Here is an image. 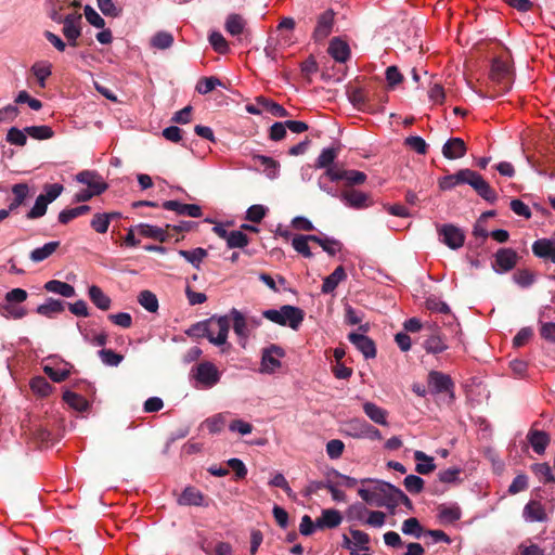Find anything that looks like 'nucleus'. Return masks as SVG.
<instances>
[{
  "label": "nucleus",
  "mask_w": 555,
  "mask_h": 555,
  "mask_svg": "<svg viewBox=\"0 0 555 555\" xmlns=\"http://www.w3.org/2000/svg\"><path fill=\"white\" fill-rule=\"evenodd\" d=\"M460 184L470 185L483 199L493 203L496 199L495 192L489 183L472 169H461L453 175H448L439 180V188L443 191L451 190Z\"/></svg>",
  "instance_id": "1"
},
{
  "label": "nucleus",
  "mask_w": 555,
  "mask_h": 555,
  "mask_svg": "<svg viewBox=\"0 0 555 555\" xmlns=\"http://www.w3.org/2000/svg\"><path fill=\"white\" fill-rule=\"evenodd\" d=\"M263 318L281 326H288L294 331H297L304 319L305 312L302 309L284 305L280 309H268L262 312Z\"/></svg>",
  "instance_id": "2"
},
{
  "label": "nucleus",
  "mask_w": 555,
  "mask_h": 555,
  "mask_svg": "<svg viewBox=\"0 0 555 555\" xmlns=\"http://www.w3.org/2000/svg\"><path fill=\"white\" fill-rule=\"evenodd\" d=\"M191 377L195 382L196 388L210 389L216 386L221 378V372L209 361H204L191 370Z\"/></svg>",
  "instance_id": "3"
},
{
  "label": "nucleus",
  "mask_w": 555,
  "mask_h": 555,
  "mask_svg": "<svg viewBox=\"0 0 555 555\" xmlns=\"http://www.w3.org/2000/svg\"><path fill=\"white\" fill-rule=\"evenodd\" d=\"M230 328L228 315L211 317L208 319L207 339L215 346H222L227 343Z\"/></svg>",
  "instance_id": "4"
},
{
  "label": "nucleus",
  "mask_w": 555,
  "mask_h": 555,
  "mask_svg": "<svg viewBox=\"0 0 555 555\" xmlns=\"http://www.w3.org/2000/svg\"><path fill=\"white\" fill-rule=\"evenodd\" d=\"M230 322L233 323V331L238 338V344L245 348L250 335V327H256L258 323L254 320H247L237 309H231L229 313Z\"/></svg>",
  "instance_id": "5"
},
{
  "label": "nucleus",
  "mask_w": 555,
  "mask_h": 555,
  "mask_svg": "<svg viewBox=\"0 0 555 555\" xmlns=\"http://www.w3.org/2000/svg\"><path fill=\"white\" fill-rule=\"evenodd\" d=\"M285 357V351L278 345H270L262 350L260 372L273 374L282 365L281 359Z\"/></svg>",
  "instance_id": "6"
},
{
  "label": "nucleus",
  "mask_w": 555,
  "mask_h": 555,
  "mask_svg": "<svg viewBox=\"0 0 555 555\" xmlns=\"http://www.w3.org/2000/svg\"><path fill=\"white\" fill-rule=\"evenodd\" d=\"M439 241L451 249H459L464 245L465 234L459 227L447 223L437 227Z\"/></svg>",
  "instance_id": "7"
},
{
  "label": "nucleus",
  "mask_w": 555,
  "mask_h": 555,
  "mask_svg": "<svg viewBox=\"0 0 555 555\" xmlns=\"http://www.w3.org/2000/svg\"><path fill=\"white\" fill-rule=\"evenodd\" d=\"M339 198L345 206L356 210L365 209L373 205L369 193L356 189L341 192Z\"/></svg>",
  "instance_id": "8"
},
{
  "label": "nucleus",
  "mask_w": 555,
  "mask_h": 555,
  "mask_svg": "<svg viewBox=\"0 0 555 555\" xmlns=\"http://www.w3.org/2000/svg\"><path fill=\"white\" fill-rule=\"evenodd\" d=\"M517 262V253L512 248H500L494 256L493 269L496 273L511 271Z\"/></svg>",
  "instance_id": "9"
},
{
  "label": "nucleus",
  "mask_w": 555,
  "mask_h": 555,
  "mask_svg": "<svg viewBox=\"0 0 555 555\" xmlns=\"http://www.w3.org/2000/svg\"><path fill=\"white\" fill-rule=\"evenodd\" d=\"M63 35L72 47L77 46V39L81 35V15L68 14L64 17Z\"/></svg>",
  "instance_id": "10"
},
{
  "label": "nucleus",
  "mask_w": 555,
  "mask_h": 555,
  "mask_svg": "<svg viewBox=\"0 0 555 555\" xmlns=\"http://www.w3.org/2000/svg\"><path fill=\"white\" fill-rule=\"evenodd\" d=\"M453 382L451 377L438 371L428 374V387L433 393L448 392L453 397Z\"/></svg>",
  "instance_id": "11"
},
{
  "label": "nucleus",
  "mask_w": 555,
  "mask_h": 555,
  "mask_svg": "<svg viewBox=\"0 0 555 555\" xmlns=\"http://www.w3.org/2000/svg\"><path fill=\"white\" fill-rule=\"evenodd\" d=\"M380 491L388 498V502L385 503L386 506L396 507L403 504L408 508H412L411 500L399 488L388 482H383L380 485Z\"/></svg>",
  "instance_id": "12"
},
{
  "label": "nucleus",
  "mask_w": 555,
  "mask_h": 555,
  "mask_svg": "<svg viewBox=\"0 0 555 555\" xmlns=\"http://www.w3.org/2000/svg\"><path fill=\"white\" fill-rule=\"evenodd\" d=\"M334 15L333 10H326L318 17L313 31V38L315 41H322L331 35L334 26Z\"/></svg>",
  "instance_id": "13"
},
{
  "label": "nucleus",
  "mask_w": 555,
  "mask_h": 555,
  "mask_svg": "<svg viewBox=\"0 0 555 555\" xmlns=\"http://www.w3.org/2000/svg\"><path fill=\"white\" fill-rule=\"evenodd\" d=\"M76 180L86 184L93 194H102L107 189V184L95 171L83 170L76 176Z\"/></svg>",
  "instance_id": "14"
},
{
  "label": "nucleus",
  "mask_w": 555,
  "mask_h": 555,
  "mask_svg": "<svg viewBox=\"0 0 555 555\" xmlns=\"http://www.w3.org/2000/svg\"><path fill=\"white\" fill-rule=\"evenodd\" d=\"M350 343L364 356L365 359H373L376 356V347L374 341L358 333H350L348 336Z\"/></svg>",
  "instance_id": "15"
},
{
  "label": "nucleus",
  "mask_w": 555,
  "mask_h": 555,
  "mask_svg": "<svg viewBox=\"0 0 555 555\" xmlns=\"http://www.w3.org/2000/svg\"><path fill=\"white\" fill-rule=\"evenodd\" d=\"M522 517L526 522H544L547 520V514L544 506L539 501H529L524 509Z\"/></svg>",
  "instance_id": "16"
},
{
  "label": "nucleus",
  "mask_w": 555,
  "mask_h": 555,
  "mask_svg": "<svg viewBox=\"0 0 555 555\" xmlns=\"http://www.w3.org/2000/svg\"><path fill=\"white\" fill-rule=\"evenodd\" d=\"M166 210L176 211L180 216H190L193 218L202 217V208L195 204H183L178 201H166L163 203Z\"/></svg>",
  "instance_id": "17"
},
{
  "label": "nucleus",
  "mask_w": 555,
  "mask_h": 555,
  "mask_svg": "<svg viewBox=\"0 0 555 555\" xmlns=\"http://www.w3.org/2000/svg\"><path fill=\"white\" fill-rule=\"evenodd\" d=\"M438 520L442 525H451L462 517L461 507L456 503L441 504L438 506Z\"/></svg>",
  "instance_id": "18"
},
{
  "label": "nucleus",
  "mask_w": 555,
  "mask_h": 555,
  "mask_svg": "<svg viewBox=\"0 0 555 555\" xmlns=\"http://www.w3.org/2000/svg\"><path fill=\"white\" fill-rule=\"evenodd\" d=\"M343 521L339 511L326 508L321 512V516L317 518V527L320 530L337 528Z\"/></svg>",
  "instance_id": "19"
},
{
  "label": "nucleus",
  "mask_w": 555,
  "mask_h": 555,
  "mask_svg": "<svg viewBox=\"0 0 555 555\" xmlns=\"http://www.w3.org/2000/svg\"><path fill=\"white\" fill-rule=\"evenodd\" d=\"M466 151V144L461 138H451L442 146V155L447 159L462 158Z\"/></svg>",
  "instance_id": "20"
},
{
  "label": "nucleus",
  "mask_w": 555,
  "mask_h": 555,
  "mask_svg": "<svg viewBox=\"0 0 555 555\" xmlns=\"http://www.w3.org/2000/svg\"><path fill=\"white\" fill-rule=\"evenodd\" d=\"M365 415L375 424L380 426H388V412L387 410L378 406L376 403L366 401L362 405Z\"/></svg>",
  "instance_id": "21"
},
{
  "label": "nucleus",
  "mask_w": 555,
  "mask_h": 555,
  "mask_svg": "<svg viewBox=\"0 0 555 555\" xmlns=\"http://www.w3.org/2000/svg\"><path fill=\"white\" fill-rule=\"evenodd\" d=\"M367 423L363 418H350L343 424V433L353 439H363Z\"/></svg>",
  "instance_id": "22"
},
{
  "label": "nucleus",
  "mask_w": 555,
  "mask_h": 555,
  "mask_svg": "<svg viewBox=\"0 0 555 555\" xmlns=\"http://www.w3.org/2000/svg\"><path fill=\"white\" fill-rule=\"evenodd\" d=\"M72 365L66 362H57L54 365L48 363L43 366V372L56 383L65 380L70 373Z\"/></svg>",
  "instance_id": "23"
},
{
  "label": "nucleus",
  "mask_w": 555,
  "mask_h": 555,
  "mask_svg": "<svg viewBox=\"0 0 555 555\" xmlns=\"http://www.w3.org/2000/svg\"><path fill=\"white\" fill-rule=\"evenodd\" d=\"M328 53L335 61L344 63L349 59L350 49L346 41L334 38L330 42Z\"/></svg>",
  "instance_id": "24"
},
{
  "label": "nucleus",
  "mask_w": 555,
  "mask_h": 555,
  "mask_svg": "<svg viewBox=\"0 0 555 555\" xmlns=\"http://www.w3.org/2000/svg\"><path fill=\"white\" fill-rule=\"evenodd\" d=\"M527 439L533 451L538 454H543L550 443V436L542 430H530L527 435Z\"/></svg>",
  "instance_id": "25"
},
{
  "label": "nucleus",
  "mask_w": 555,
  "mask_h": 555,
  "mask_svg": "<svg viewBox=\"0 0 555 555\" xmlns=\"http://www.w3.org/2000/svg\"><path fill=\"white\" fill-rule=\"evenodd\" d=\"M88 295L92 304L100 310L106 311L112 306L111 298L98 285L88 288Z\"/></svg>",
  "instance_id": "26"
},
{
  "label": "nucleus",
  "mask_w": 555,
  "mask_h": 555,
  "mask_svg": "<svg viewBox=\"0 0 555 555\" xmlns=\"http://www.w3.org/2000/svg\"><path fill=\"white\" fill-rule=\"evenodd\" d=\"M59 246H60L59 241L48 242L43 246L37 247L34 250H31L29 254V259L35 263L44 261L46 259H48L50 256H52L56 251Z\"/></svg>",
  "instance_id": "27"
},
{
  "label": "nucleus",
  "mask_w": 555,
  "mask_h": 555,
  "mask_svg": "<svg viewBox=\"0 0 555 555\" xmlns=\"http://www.w3.org/2000/svg\"><path fill=\"white\" fill-rule=\"evenodd\" d=\"M246 27L245 18L236 13H231L227 16L224 28L233 37L242 35Z\"/></svg>",
  "instance_id": "28"
},
{
  "label": "nucleus",
  "mask_w": 555,
  "mask_h": 555,
  "mask_svg": "<svg viewBox=\"0 0 555 555\" xmlns=\"http://www.w3.org/2000/svg\"><path fill=\"white\" fill-rule=\"evenodd\" d=\"M203 502V493L194 487H186L178 499L180 505L186 506H201Z\"/></svg>",
  "instance_id": "29"
},
{
  "label": "nucleus",
  "mask_w": 555,
  "mask_h": 555,
  "mask_svg": "<svg viewBox=\"0 0 555 555\" xmlns=\"http://www.w3.org/2000/svg\"><path fill=\"white\" fill-rule=\"evenodd\" d=\"M44 289L47 292L61 295L65 298L74 297L76 294L74 286L60 280L48 281L44 284Z\"/></svg>",
  "instance_id": "30"
},
{
  "label": "nucleus",
  "mask_w": 555,
  "mask_h": 555,
  "mask_svg": "<svg viewBox=\"0 0 555 555\" xmlns=\"http://www.w3.org/2000/svg\"><path fill=\"white\" fill-rule=\"evenodd\" d=\"M346 279L345 269L339 266L323 280L322 293L330 294L335 291L338 284Z\"/></svg>",
  "instance_id": "31"
},
{
  "label": "nucleus",
  "mask_w": 555,
  "mask_h": 555,
  "mask_svg": "<svg viewBox=\"0 0 555 555\" xmlns=\"http://www.w3.org/2000/svg\"><path fill=\"white\" fill-rule=\"evenodd\" d=\"M414 460L416 461L415 470L421 475H427L436 468L434 457L427 455L423 451L416 450L414 452Z\"/></svg>",
  "instance_id": "32"
},
{
  "label": "nucleus",
  "mask_w": 555,
  "mask_h": 555,
  "mask_svg": "<svg viewBox=\"0 0 555 555\" xmlns=\"http://www.w3.org/2000/svg\"><path fill=\"white\" fill-rule=\"evenodd\" d=\"M64 311V304L54 298H48L43 304L37 307V312L47 318H53Z\"/></svg>",
  "instance_id": "33"
},
{
  "label": "nucleus",
  "mask_w": 555,
  "mask_h": 555,
  "mask_svg": "<svg viewBox=\"0 0 555 555\" xmlns=\"http://www.w3.org/2000/svg\"><path fill=\"white\" fill-rule=\"evenodd\" d=\"M178 254L195 269H199L201 263L208 255L207 250L202 247H196L191 250L180 249Z\"/></svg>",
  "instance_id": "34"
},
{
  "label": "nucleus",
  "mask_w": 555,
  "mask_h": 555,
  "mask_svg": "<svg viewBox=\"0 0 555 555\" xmlns=\"http://www.w3.org/2000/svg\"><path fill=\"white\" fill-rule=\"evenodd\" d=\"M31 73L36 77L39 86L44 88L47 78H49L52 74V64L48 61L36 62L31 66Z\"/></svg>",
  "instance_id": "35"
},
{
  "label": "nucleus",
  "mask_w": 555,
  "mask_h": 555,
  "mask_svg": "<svg viewBox=\"0 0 555 555\" xmlns=\"http://www.w3.org/2000/svg\"><path fill=\"white\" fill-rule=\"evenodd\" d=\"M311 241L319 244L322 249L331 256H335L343 247L339 241L328 236L314 235L311 237Z\"/></svg>",
  "instance_id": "36"
},
{
  "label": "nucleus",
  "mask_w": 555,
  "mask_h": 555,
  "mask_svg": "<svg viewBox=\"0 0 555 555\" xmlns=\"http://www.w3.org/2000/svg\"><path fill=\"white\" fill-rule=\"evenodd\" d=\"M258 104L262 106L263 112L270 113L274 117H287L288 112L279 103L264 98V96H258Z\"/></svg>",
  "instance_id": "37"
},
{
  "label": "nucleus",
  "mask_w": 555,
  "mask_h": 555,
  "mask_svg": "<svg viewBox=\"0 0 555 555\" xmlns=\"http://www.w3.org/2000/svg\"><path fill=\"white\" fill-rule=\"evenodd\" d=\"M12 193L14 194V199L10 203L8 210L13 211L18 208L29 193V188L26 183H17L12 188Z\"/></svg>",
  "instance_id": "38"
},
{
  "label": "nucleus",
  "mask_w": 555,
  "mask_h": 555,
  "mask_svg": "<svg viewBox=\"0 0 555 555\" xmlns=\"http://www.w3.org/2000/svg\"><path fill=\"white\" fill-rule=\"evenodd\" d=\"M255 160L263 168V171L269 179H275L278 177L279 164L273 158L264 155H257L255 156Z\"/></svg>",
  "instance_id": "39"
},
{
  "label": "nucleus",
  "mask_w": 555,
  "mask_h": 555,
  "mask_svg": "<svg viewBox=\"0 0 555 555\" xmlns=\"http://www.w3.org/2000/svg\"><path fill=\"white\" fill-rule=\"evenodd\" d=\"M91 210V207L89 205H81L68 209H63L59 214V222L62 224H66L73 219L80 217Z\"/></svg>",
  "instance_id": "40"
},
{
  "label": "nucleus",
  "mask_w": 555,
  "mask_h": 555,
  "mask_svg": "<svg viewBox=\"0 0 555 555\" xmlns=\"http://www.w3.org/2000/svg\"><path fill=\"white\" fill-rule=\"evenodd\" d=\"M313 235H296L292 240V246L293 248L300 255H302L306 258H311L312 253L309 247V242L311 241V237Z\"/></svg>",
  "instance_id": "41"
},
{
  "label": "nucleus",
  "mask_w": 555,
  "mask_h": 555,
  "mask_svg": "<svg viewBox=\"0 0 555 555\" xmlns=\"http://www.w3.org/2000/svg\"><path fill=\"white\" fill-rule=\"evenodd\" d=\"M64 401L77 411H86L88 409V401L80 395L73 391H65L63 395Z\"/></svg>",
  "instance_id": "42"
},
{
  "label": "nucleus",
  "mask_w": 555,
  "mask_h": 555,
  "mask_svg": "<svg viewBox=\"0 0 555 555\" xmlns=\"http://www.w3.org/2000/svg\"><path fill=\"white\" fill-rule=\"evenodd\" d=\"M138 301L149 312H156L158 310V299L150 291H142L138 296Z\"/></svg>",
  "instance_id": "43"
},
{
  "label": "nucleus",
  "mask_w": 555,
  "mask_h": 555,
  "mask_svg": "<svg viewBox=\"0 0 555 555\" xmlns=\"http://www.w3.org/2000/svg\"><path fill=\"white\" fill-rule=\"evenodd\" d=\"M208 40L216 52L227 54L230 51L229 43L220 31H211Z\"/></svg>",
  "instance_id": "44"
},
{
  "label": "nucleus",
  "mask_w": 555,
  "mask_h": 555,
  "mask_svg": "<svg viewBox=\"0 0 555 555\" xmlns=\"http://www.w3.org/2000/svg\"><path fill=\"white\" fill-rule=\"evenodd\" d=\"M98 356L102 363L106 366H118L124 360L122 354H119L112 349L103 348L99 350Z\"/></svg>",
  "instance_id": "45"
},
{
  "label": "nucleus",
  "mask_w": 555,
  "mask_h": 555,
  "mask_svg": "<svg viewBox=\"0 0 555 555\" xmlns=\"http://www.w3.org/2000/svg\"><path fill=\"white\" fill-rule=\"evenodd\" d=\"M27 135L31 137L36 140H48L51 139L54 134L51 127L41 125V126H29L25 128Z\"/></svg>",
  "instance_id": "46"
},
{
  "label": "nucleus",
  "mask_w": 555,
  "mask_h": 555,
  "mask_svg": "<svg viewBox=\"0 0 555 555\" xmlns=\"http://www.w3.org/2000/svg\"><path fill=\"white\" fill-rule=\"evenodd\" d=\"M337 157V150L334 147L323 149L315 160L317 168H324L332 166Z\"/></svg>",
  "instance_id": "47"
},
{
  "label": "nucleus",
  "mask_w": 555,
  "mask_h": 555,
  "mask_svg": "<svg viewBox=\"0 0 555 555\" xmlns=\"http://www.w3.org/2000/svg\"><path fill=\"white\" fill-rule=\"evenodd\" d=\"M0 311L4 318L14 319V320L22 319L27 314V311L24 307L17 306V305H14L11 302H5L1 307Z\"/></svg>",
  "instance_id": "48"
},
{
  "label": "nucleus",
  "mask_w": 555,
  "mask_h": 555,
  "mask_svg": "<svg viewBox=\"0 0 555 555\" xmlns=\"http://www.w3.org/2000/svg\"><path fill=\"white\" fill-rule=\"evenodd\" d=\"M532 472L538 476L539 480L543 483H551L555 481L552 468L547 463H538L532 465Z\"/></svg>",
  "instance_id": "49"
},
{
  "label": "nucleus",
  "mask_w": 555,
  "mask_h": 555,
  "mask_svg": "<svg viewBox=\"0 0 555 555\" xmlns=\"http://www.w3.org/2000/svg\"><path fill=\"white\" fill-rule=\"evenodd\" d=\"M225 242L229 248H243L248 244V237L244 232L234 230L227 235Z\"/></svg>",
  "instance_id": "50"
},
{
  "label": "nucleus",
  "mask_w": 555,
  "mask_h": 555,
  "mask_svg": "<svg viewBox=\"0 0 555 555\" xmlns=\"http://www.w3.org/2000/svg\"><path fill=\"white\" fill-rule=\"evenodd\" d=\"M30 388L35 393L39 395L40 397H47L52 391V386L42 376L34 377L30 380Z\"/></svg>",
  "instance_id": "51"
},
{
  "label": "nucleus",
  "mask_w": 555,
  "mask_h": 555,
  "mask_svg": "<svg viewBox=\"0 0 555 555\" xmlns=\"http://www.w3.org/2000/svg\"><path fill=\"white\" fill-rule=\"evenodd\" d=\"M5 140L16 146H24L27 142V132L24 129L12 127L8 130Z\"/></svg>",
  "instance_id": "52"
},
{
  "label": "nucleus",
  "mask_w": 555,
  "mask_h": 555,
  "mask_svg": "<svg viewBox=\"0 0 555 555\" xmlns=\"http://www.w3.org/2000/svg\"><path fill=\"white\" fill-rule=\"evenodd\" d=\"M109 224L108 217L104 212L94 214L90 221V227L99 234L106 233Z\"/></svg>",
  "instance_id": "53"
},
{
  "label": "nucleus",
  "mask_w": 555,
  "mask_h": 555,
  "mask_svg": "<svg viewBox=\"0 0 555 555\" xmlns=\"http://www.w3.org/2000/svg\"><path fill=\"white\" fill-rule=\"evenodd\" d=\"M172 43H173V37L170 33H167V31L156 33L151 40L152 47L159 49V50L168 49L172 46Z\"/></svg>",
  "instance_id": "54"
},
{
  "label": "nucleus",
  "mask_w": 555,
  "mask_h": 555,
  "mask_svg": "<svg viewBox=\"0 0 555 555\" xmlns=\"http://www.w3.org/2000/svg\"><path fill=\"white\" fill-rule=\"evenodd\" d=\"M204 426L210 434L220 433L225 426V414L218 413L211 417H208L205 420Z\"/></svg>",
  "instance_id": "55"
},
{
  "label": "nucleus",
  "mask_w": 555,
  "mask_h": 555,
  "mask_svg": "<svg viewBox=\"0 0 555 555\" xmlns=\"http://www.w3.org/2000/svg\"><path fill=\"white\" fill-rule=\"evenodd\" d=\"M401 530L404 534L412 535L416 539H420L423 534V528L420 521L414 517L405 519Z\"/></svg>",
  "instance_id": "56"
},
{
  "label": "nucleus",
  "mask_w": 555,
  "mask_h": 555,
  "mask_svg": "<svg viewBox=\"0 0 555 555\" xmlns=\"http://www.w3.org/2000/svg\"><path fill=\"white\" fill-rule=\"evenodd\" d=\"M424 347L427 352L435 354L441 353L447 349L446 343L439 335H431L428 337L424 343Z\"/></svg>",
  "instance_id": "57"
},
{
  "label": "nucleus",
  "mask_w": 555,
  "mask_h": 555,
  "mask_svg": "<svg viewBox=\"0 0 555 555\" xmlns=\"http://www.w3.org/2000/svg\"><path fill=\"white\" fill-rule=\"evenodd\" d=\"M509 68L507 63L502 60L495 59L491 65V77L493 80L501 81L508 76Z\"/></svg>",
  "instance_id": "58"
},
{
  "label": "nucleus",
  "mask_w": 555,
  "mask_h": 555,
  "mask_svg": "<svg viewBox=\"0 0 555 555\" xmlns=\"http://www.w3.org/2000/svg\"><path fill=\"white\" fill-rule=\"evenodd\" d=\"M49 203L47 199L40 194L36 201L31 209L27 212L26 217L28 219H37L46 215Z\"/></svg>",
  "instance_id": "59"
},
{
  "label": "nucleus",
  "mask_w": 555,
  "mask_h": 555,
  "mask_svg": "<svg viewBox=\"0 0 555 555\" xmlns=\"http://www.w3.org/2000/svg\"><path fill=\"white\" fill-rule=\"evenodd\" d=\"M350 535L354 550H369L370 537L367 533L358 529H350Z\"/></svg>",
  "instance_id": "60"
},
{
  "label": "nucleus",
  "mask_w": 555,
  "mask_h": 555,
  "mask_svg": "<svg viewBox=\"0 0 555 555\" xmlns=\"http://www.w3.org/2000/svg\"><path fill=\"white\" fill-rule=\"evenodd\" d=\"M83 340L95 347H104L107 344L108 336L105 332H83Z\"/></svg>",
  "instance_id": "61"
},
{
  "label": "nucleus",
  "mask_w": 555,
  "mask_h": 555,
  "mask_svg": "<svg viewBox=\"0 0 555 555\" xmlns=\"http://www.w3.org/2000/svg\"><path fill=\"white\" fill-rule=\"evenodd\" d=\"M403 485L412 494H417L424 489V480L416 475H408L403 480Z\"/></svg>",
  "instance_id": "62"
},
{
  "label": "nucleus",
  "mask_w": 555,
  "mask_h": 555,
  "mask_svg": "<svg viewBox=\"0 0 555 555\" xmlns=\"http://www.w3.org/2000/svg\"><path fill=\"white\" fill-rule=\"evenodd\" d=\"M96 5L106 16L118 17L121 14V9L113 0H96Z\"/></svg>",
  "instance_id": "63"
},
{
  "label": "nucleus",
  "mask_w": 555,
  "mask_h": 555,
  "mask_svg": "<svg viewBox=\"0 0 555 555\" xmlns=\"http://www.w3.org/2000/svg\"><path fill=\"white\" fill-rule=\"evenodd\" d=\"M519 555H545L544 550L531 541H526L518 546Z\"/></svg>",
  "instance_id": "64"
}]
</instances>
